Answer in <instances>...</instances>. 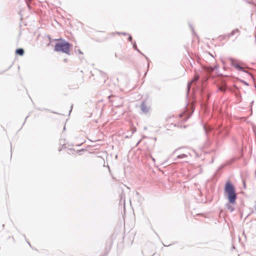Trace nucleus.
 Instances as JSON below:
<instances>
[{"label":"nucleus","mask_w":256,"mask_h":256,"mask_svg":"<svg viewBox=\"0 0 256 256\" xmlns=\"http://www.w3.org/2000/svg\"><path fill=\"white\" fill-rule=\"evenodd\" d=\"M224 192L228 194V198L229 202L234 204L236 202V195L233 185L230 182H227L225 185Z\"/></svg>","instance_id":"f257e3e1"},{"label":"nucleus","mask_w":256,"mask_h":256,"mask_svg":"<svg viewBox=\"0 0 256 256\" xmlns=\"http://www.w3.org/2000/svg\"><path fill=\"white\" fill-rule=\"evenodd\" d=\"M70 44L68 42L63 40L60 42L56 43L54 50L56 52H62L63 53L69 54Z\"/></svg>","instance_id":"f03ea898"},{"label":"nucleus","mask_w":256,"mask_h":256,"mask_svg":"<svg viewBox=\"0 0 256 256\" xmlns=\"http://www.w3.org/2000/svg\"><path fill=\"white\" fill-rule=\"evenodd\" d=\"M228 60L230 62V66L234 67L236 70L243 72L248 74L252 78V74L248 71L245 70L244 68L242 67V65L244 64V62L232 58H230Z\"/></svg>","instance_id":"7ed1b4c3"},{"label":"nucleus","mask_w":256,"mask_h":256,"mask_svg":"<svg viewBox=\"0 0 256 256\" xmlns=\"http://www.w3.org/2000/svg\"><path fill=\"white\" fill-rule=\"evenodd\" d=\"M221 126H222L220 125L217 128L219 130L218 134H220L222 138H226L228 134L229 129L227 128H224L223 130H220Z\"/></svg>","instance_id":"20e7f679"},{"label":"nucleus","mask_w":256,"mask_h":256,"mask_svg":"<svg viewBox=\"0 0 256 256\" xmlns=\"http://www.w3.org/2000/svg\"><path fill=\"white\" fill-rule=\"evenodd\" d=\"M141 110L144 114L148 112L150 107L146 104L145 102H142L140 105Z\"/></svg>","instance_id":"39448f33"},{"label":"nucleus","mask_w":256,"mask_h":256,"mask_svg":"<svg viewBox=\"0 0 256 256\" xmlns=\"http://www.w3.org/2000/svg\"><path fill=\"white\" fill-rule=\"evenodd\" d=\"M188 154L190 155V154L188 153V154H179L176 156V158L174 159V160H176L178 159L186 158L188 157Z\"/></svg>","instance_id":"423d86ee"},{"label":"nucleus","mask_w":256,"mask_h":256,"mask_svg":"<svg viewBox=\"0 0 256 256\" xmlns=\"http://www.w3.org/2000/svg\"><path fill=\"white\" fill-rule=\"evenodd\" d=\"M240 31L239 30L238 28H236V29L232 30L231 32L228 35V37H230L231 36L234 35L236 33H240Z\"/></svg>","instance_id":"0eeeda50"},{"label":"nucleus","mask_w":256,"mask_h":256,"mask_svg":"<svg viewBox=\"0 0 256 256\" xmlns=\"http://www.w3.org/2000/svg\"><path fill=\"white\" fill-rule=\"evenodd\" d=\"M16 53L20 56H22L24 54V50L22 48L16 49Z\"/></svg>","instance_id":"6e6552de"},{"label":"nucleus","mask_w":256,"mask_h":256,"mask_svg":"<svg viewBox=\"0 0 256 256\" xmlns=\"http://www.w3.org/2000/svg\"><path fill=\"white\" fill-rule=\"evenodd\" d=\"M204 128L206 134H207L208 132H211L212 130V128L210 126H204Z\"/></svg>","instance_id":"1a4fd4ad"},{"label":"nucleus","mask_w":256,"mask_h":256,"mask_svg":"<svg viewBox=\"0 0 256 256\" xmlns=\"http://www.w3.org/2000/svg\"><path fill=\"white\" fill-rule=\"evenodd\" d=\"M226 206L228 210L230 212L234 210V208L230 204H226Z\"/></svg>","instance_id":"9d476101"},{"label":"nucleus","mask_w":256,"mask_h":256,"mask_svg":"<svg viewBox=\"0 0 256 256\" xmlns=\"http://www.w3.org/2000/svg\"><path fill=\"white\" fill-rule=\"evenodd\" d=\"M199 79V76L198 75H196L194 78L192 80V82H196Z\"/></svg>","instance_id":"9b49d317"},{"label":"nucleus","mask_w":256,"mask_h":256,"mask_svg":"<svg viewBox=\"0 0 256 256\" xmlns=\"http://www.w3.org/2000/svg\"><path fill=\"white\" fill-rule=\"evenodd\" d=\"M214 70V68L210 66L209 68H208V69L207 70V71L208 72H213Z\"/></svg>","instance_id":"f8f14e48"},{"label":"nucleus","mask_w":256,"mask_h":256,"mask_svg":"<svg viewBox=\"0 0 256 256\" xmlns=\"http://www.w3.org/2000/svg\"><path fill=\"white\" fill-rule=\"evenodd\" d=\"M116 34H118L128 35V34L126 32H116Z\"/></svg>","instance_id":"ddd939ff"},{"label":"nucleus","mask_w":256,"mask_h":256,"mask_svg":"<svg viewBox=\"0 0 256 256\" xmlns=\"http://www.w3.org/2000/svg\"><path fill=\"white\" fill-rule=\"evenodd\" d=\"M133 47L135 50H137L138 52H140L139 50L138 49L136 44L135 42L133 44Z\"/></svg>","instance_id":"4468645a"},{"label":"nucleus","mask_w":256,"mask_h":256,"mask_svg":"<svg viewBox=\"0 0 256 256\" xmlns=\"http://www.w3.org/2000/svg\"><path fill=\"white\" fill-rule=\"evenodd\" d=\"M128 40L130 42H132V36L130 35H129V36H128Z\"/></svg>","instance_id":"2eb2a0df"},{"label":"nucleus","mask_w":256,"mask_h":256,"mask_svg":"<svg viewBox=\"0 0 256 256\" xmlns=\"http://www.w3.org/2000/svg\"><path fill=\"white\" fill-rule=\"evenodd\" d=\"M190 88V83L188 84V92Z\"/></svg>","instance_id":"dca6fc26"},{"label":"nucleus","mask_w":256,"mask_h":256,"mask_svg":"<svg viewBox=\"0 0 256 256\" xmlns=\"http://www.w3.org/2000/svg\"><path fill=\"white\" fill-rule=\"evenodd\" d=\"M132 133H134L136 131V128H134L132 130Z\"/></svg>","instance_id":"f3484780"},{"label":"nucleus","mask_w":256,"mask_h":256,"mask_svg":"<svg viewBox=\"0 0 256 256\" xmlns=\"http://www.w3.org/2000/svg\"><path fill=\"white\" fill-rule=\"evenodd\" d=\"M179 148H177L173 152V154L176 153L178 150Z\"/></svg>","instance_id":"a211bd4d"},{"label":"nucleus","mask_w":256,"mask_h":256,"mask_svg":"<svg viewBox=\"0 0 256 256\" xmlns=\"http://www.w3.org/2000/svg\"><path fill=\"white\" fill-rule=\"evenodd\" d=\"M243 82H244L246 85L248 86V84L246 82H244V81H243Z\"/></svg>","instance_id":"6ab92c4d"},{"label":"nucleus","mask_w":256,"mask_h":256,"mask_svg":"<svg viewBox=\"0 0 256 256\" xmlns=\"http://www.w3.org/2000/svg\"><path fill=\"white\" fill-rule=\"evenodd\" d=\"M72 106H73V105L72 104V105L71 106V109H70V112H71V110H72Z\"/></svg>","instance_id":"aec40b11"},{"label":"nucleus","mask_w":256,"mask_h":256,"mask_svg":"<svg viewBox=\"0 0 256 256\" xmlns=\"http://www.w3.org/2000/svg\"><path fill=\"white\" fill-rule=\"evenodd\" d=\"M190 27H191L192 30H193V28L192 26H190Z\"/></svg>","instance_id":"412c9836"},{"label":"nucleus","mask_w":256,"mask_h":256,"mask_svg":"<svg viewBox=\"0 0 256 256\" xmlns=\"http://www.w3.org/2000/svg\"><path fill=\"white\" fill-rule=\"evenodd\" d=\"M28 244L30 246V243L28 242H27Z\"/></svg>","instance_id":"4be33fe9"},{"label":"nucleus","mask_w":256,"mask_h":256,"mask_svg":"<svg viewBox=\"0 0 256 256\" xmlns=\"http://www.w3.org/2000/svg\"><path fill=\"white\" fill-rule=\"evenodd\" d=\"M2 73H3V72H0V74H2Z\"/></svg>","instance_id":"5701e85b"}]
</instances>
